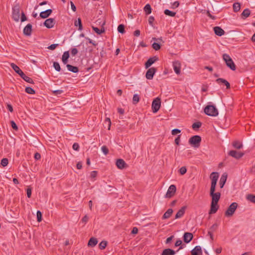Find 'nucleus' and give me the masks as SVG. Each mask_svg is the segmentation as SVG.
Returning a JSON list of instances; mask_svg holds the SVG:
<instances>
[{
  "label": "nucleus",
  "instance_id": "603ef678",
  "mask_svg": "<svg viewBox=\"0 0 255 255\" xmlns=\"http://www.w3.org/2000/svg\"><path fill=\"white\" fill-rule=\"evenodd\" d=\"M23 80L29 83H31V84L34 83L33 80L31 78H30L27 76L25 77H24Z\"/></svg>",
  "mask_w": 255,
  "mask_h": 255
},
{
  "label": "nucleus",
  "instance_id": "f03ea898",
  "mask_svg": "<svg viewBox=\"0 0 255 255\" xmlns=\"http://www.w3.org/2000/svg\"><path fill=\"white\" fill-rule=\"evenodd\" d=\"M205 113L209 116L216 117L218 115V111L215 106L208 105L204 109Z\"/></svg>",
  "mask_w": 255,
  "mask_h": 255
},
{
  "label": "nucleus",
  "instance_id": "f704fd0d",
  "mask_svg": "<svg viewBox=\"0 0 255 255\" xmlns=\"http://www.w3.org/2000/svg\"><path fill=\"white\" fill-rule=\"evenodd\" d=\"M140 100L139 96L137 94H134L132 98V103L133 104L136 105L137 103L139 102Z\"/></svg>",
  "mask_w": 255,
  "mask_h": 255
},
{
  "label": "nucleus",
  "instance_id": "ddd939ff",
  "mask_svg": "<svg viewBox=\"0 0 255 255\" xmlns=\"http://www.w3.org/2000/svg\"><path fill=\"white\" fill-rule=\"evenodd\" d=\"M173 67L176 74L179 75L180 73L181 63L178 61L173 62Z\"/></svg>",
  "mask_w": 255,
  "mask_h": 255
},
{
  "label": "nucleus",
  "instance_id": "338daca9",
  "mask_svg": "<svg viewBox=\"0 0 255 255\" xmlns=\"http://www.w3.org/2000/svg\"><path fill=\"white\" fill-rule=\"evenodd\" d=\"M89 220V218L87 215H85L82 219V222L86 224Z\"/></svg>",
  "mask_w": 255,
  "mask_h": 255
},
{
  "label": "nucleus",
  "instance_id": "4468645a",
  "mask_svg": "<svg viewBox=\"0 0 255 255\" xmlns=\"http://www.w3.org/2000/svg\"><path fill=\"white\" fill-rule=\"evenodd\" d=\"M158 60V58L156 56H154L150 58L145 63V68H149L152 64Z\"/></svg>",
  "mask_w": 255,
  "mask_h": 255
},
{
  "label": "nucleus",
  "instance_id": "69168bd1",
  "mask_svg": "<svg viewBox=\"0 0 255 255\" xmlns=\"http://www.w3.org/2000/svg\"><path fill=\"white\" fill-rule=\"evenodd\" d=\"M63 91L62 90H58L54 91L53 93L55 95H60V94H62L63 93Z\"/></svg>",
  "mask_w": 255,
  "mask_h": 255
},
{
  "label": "nucleus",
  "instance_id": "8fccbe9b",
  "mask_svg": "<svg viewBox=\"0 0 255 255\" xmlns=\"http://www.w3.org/2000/svg\"><path fill=\"white\" fill-rule=\"evenodd\" d=\"M101 149L105 155H107L109 153V149L105 145L102 146Z\"/></svg>",
  "mask_w": 255,
  "mask_h": 255
},
{
  "label": "nucleus",
  "instance_id": "0eeeda50",
  "mask_svg": "<svg viewBox=\"0 0 255 255\" xmlns=\"http://www.w3.org/2000/svg\"><path fill=\"white\" fill-rule=\"evenodd\" d=\"M211 179V185L210 189H216L217 182L219 178V173L218 172H212L210 176Z\"/></svg>",
  "mask_w": 255,
  "mask_h": 255
},
{
  "label": "nucleus",
  "instance_id": "f257e3e1",
  "mask_svg": "<svg viewBox=\"0 0 255 255\" xmlns=\"http://www.w3.org/2000/svg\"><path fill=\"white\" fill-rule=\"evenodd\" d=\"M223 59L225 62L226 65L232 70L235 71L236 69V66L229 55L225 53L223 55Z\"/></svg>",
  "mask_w": 255,
  "mask_h": 255
},
{
  "label": "nucleus",
  "instance_id": "2f4dec72",
  "mask_svg": "<svg viewBox=\"0 0 255 255\" xmlns=\"http://www.w3.org/2000/svg\"><path fill=\"white\" fill-rule=\"evenodd\" d=\"M151 7L149 4H146L144 7V10L146 14H149L151 12Z\"/></svg>",
  "mask_w": 255,
  "mask_h": 255
},
{
  "label": "nucleus",
  "instance_id": "de8ad7c7",
  "mask_svg": "<svg viewBox=\"0 0 255 255\" xmlns=\"http://www.w3.org/2000/svg\"><path fill=\"white\" fill-rule=\"evenodd\" d=\"M179 173L181 175H184L187 172V169L185 166H183L179 169Z\"/></svg>",
  "mask_w": 255,
  "mask_h": 255
},
{
  "label": "nucleus",
  "instance_id": "473e14b6",
  "mask_svg": "<svg viewBox=\"0 0 255 255\" xmlns=\"http://www.w3.org/2000/svg\"><path fill=\"white\" fill-rule=\"evenodd\" d=\"M10 66L11 68L13 69V70L17 73L18 74L22 70L19 68L18 66H17L16 64L14 63H11Z\"/></svg>",
  "mask_w": 255,
  "mask_h": 255
},
{
  "label": "nucleus",
  "instance_id": "f8f14e48",
  "mask_svg": "<svg viewBox=\"0 0 255 255\" xmlns=\"http://www.w3.org/2000/svg\"><path fill=\"white\" fill-rule=\"evenodd\" d=\"M55 20L54 18H48L44 22V25L48 28L53 27L55 24Z\"/></svg>",
  "mask_w": 255,
  "mask_h": 255
},
{
  "label": "nucleus",
  "instance_id": "f3484780",
  "mask_svg": "<svg viewBox=\"0 0 255 255\" xmlns=\"http://www.w3.org/2000/svg\"><path fill=\"white\" fill-rule=\"evenodd\" d=\"M227 176L228 175L226 173H224L222 175V176L220 178V182H219V185H220V187L221 188H223V187L226 182V180L227 179Z\"/></svg>",
  "mask_w": 255,
  "mask_h": 255
},
{
  "label": "nucleus",
  "instance_id": "cd10ccee",
  "mask_svg": "<svg viewBox=\"0 0 255 255\" xmlns=\"http://www.w3.org/2000/svg\"><path fill=\"white\" fill-rule=\"evenodd\" d=\"M173 213L172 209H168L167 211L162 216V219H166L169 218Z\"/></svg>",
  "mask_w": 255,
  "mask_h": 255
},
{
  "label": "nucleus",
  "instance_id": "680f3d73",
  "mask_svg": "<svg viewBox=\"0 0 255 255\" xmlns=\"http://www.w3.org/2000/svg\"><path fill=\"white\" fill-rule=\"evenodd\" d=\"M73 149L75 150L78 151L79 149V145L77 143H74L72 146Z\"/></svg>",
  "mask_w": 255,
  "mask_h": 255
},
{
  "label": "nucleus",
  "instance_id": "bb28decb",
  "mask_svg": "<svg viewBox=\"0 0 255 255\" xmlns=\"http://www.w3.org/2000/svg\"><path fill=\"white\" fill-rule=\"evenodd\" d=\"M98 243L97 239L94 238H91L88 242V246L93 247H95Z\"/></svg>",
  "mask_w": 255,
  "mask_h": 255
},
{
  "label": "nucleus",
  "instance_id": "4be33fe9",
  "mask_svg": "<svg viewBox=\"0 0 255 255\" xmlns=\"http://www.w3.org/2000/svg\"><path fill=\"white\" fill-rule=\"evenodd\" d=\"M214 31L215 33L219 36H222L224 34V30L219 26H215L214 27Z\"/></svg>",
  "mask_w": 255,
  "mask_h": 255
},
{
  "label": "nucleus",
  "instance_id": "1a4fd4ad",
  "mask_svg": "<svg viewBox=\"0 0 255 255\" xmlns=\"http://www.w3.org/2000/svg\"><path fill=\"white\" fill-rule=\"evenodd\" d=\"M176 191V187L174 185H171L167 191L165 196V198H170L173 197Z\"/></svg>",
  "mask_w": 255,
  "mask_h": 255
},
{
  "label": "nucleus",
  "instance_id": "6ab92c4d",
  "mask_svg": "<svg viewBox=\"0 0 255 255\" xmlns=\"http://www.w3.org/2000/svg\"><path fill=\"white\" fill-rule=\"evenodd\" d=\"M32 31V25L30 23L27 25L23 29V33L27 36H29L31 34Z\"/></svg>",
  "mask_w": 255,
  "mask_h": 255
},
{
  "label": "nucleus",
  "instance_id": "052dcab7",
  "mask_svg": "<svg viewBox=\"0 0 255 255\" xmlns=\"http://www.w3.org/2000/svg\"><path fill=\"white\" fill-rule=\"evenodd\" d=\"M10 123H11V127L12 128L16 130H17L18 128H17V126H16V124H15V123L13 121H11L10 122Z\"/></svg>",
  "mask_w": 255,
  "mask_h": 255
},
{
  "label": "nucleus",
  "instance_id": "864d4df0",
  "mask_svg": "<svg viewBox=\"0 0 255 255\" xmlns=\"http://www.w3.org/2000/svg\"><path fill=\"white\" fill-rule=\"evenodd\" d=\"M218 227V225L217 224H213L210 228L209 231H212V232H215Z\"/></svg>",
  "mask_w": 255,
  "mask_h": 255
},
{
  "label": "nucleus",
  "instance_id": "6e6552de",
  "mask_svg": "<svg viewBox=\"0 0 255 255\" xmlns=\"http://www.w3.org/2000/svg\"><path fill=\"white\" fill-rule=\"evenodd\" d=\"M215 189H210V195L212 197V202L218 203L220 200L221 194L220 192L215 193Z\"/></svg>",
  "mask_w": 255,
  "mask_h": 255
},
{
  "label": "nucleus",
  "instance_id": "58836bf2",
  "mask_svg": "<svg viewBox=\"0 0 255 255\" xmlns=\"http://www.w3.org/2000/svg\"><path fill=\"white\" fill-rule=\"evenodd\" d=\"M242 15L245 18L248 17L250 15V10L248 8L245 9L242 12Z\"/></svg>",
  "mask_w": 255,
  "mask_h": 255
},
{
  "label": "nucleus",
  "instance_id": "a19ab883",
  "mask_svg": "<svg viewBox=\"0 0 255 255\" xmlns=\"http://www.w3.org/2000/svg\"><path fill=\"white\" fill-rule=\"evenodd\" d=\"M25 91L27 93L30 94H34L35 93L34 90L29 87H26L25 88Z\"/></svg>",
  "mask_w": 255,
  "mask_h": 255
},
{
  "label": "nucleus",
  "instance_id": "412c9836",
  "mask_svg": "<svg viewBox=\"0 0 255 255\" xmlns=\"http://www.w3.org/2000/svg\"><path fill=\"white\" fill-rule=\"evenodd\" d=\"M219 208V206L218 205V203H215L214 202H211V208L209 211L210 214H215Z\"/></svg>",
  "mask_w": 255,
  "mask_h": 255
},
{
  "label": "nucleus",
  "instance_id": "5701e85b",
  "mask_svg": "<svg viewBox=\"0 0 255 255\" xmlns=\"http://www.w3.org/2000/svg\"><path fill=\"white\" fill-rule=\"evenodd\" d=\"M52 10L51 9H47L44 11L40 13V16L42 18H46L48 17L52 13Z\"/></svg>",
  "mask_w": 255,
  "mask_h": 255
},
{
  "label": "nucleus",
  "instance_id": "ea45409f",
  "mask_svg": "<svg viewBox=\"0 0 255 255\" xmlns=\"http://www.w3.org/2000/svg\"><path fill=\"white\" fill-rule=\"evenodd\" d=\"M202 126V123L200 122H198L193 124L192 127L193 129L199 128Z\"/></svg>",
  "mask_w": 255,
  "mask_h": 255
},
{
  "label": "nucleus",
  "instance_id": "a18cd8bd",
  "mask_svg": "<svg viewBox=\"0 0 255 255\" xmlns=\"http://www.w3.org/2000/svg\"><path fill=\"white\" fill-rule=\"evenodd\" d=\"M182 241L180 240H178L176 241L175 244V247H179L180 246L179 249L178 250V251H179V250H181L182 249H183V245H182Z\"/></svg>",
  "mask_w": 255,
  "mask_h": 255
},
{
  "label": "nucleus",
  "instance_id": "c85d7f7f",
  "mask_svg": "<svg viewBox=\"0 0 255 255\" xmlns=\"http://www.w3.org/2000/svg\"><path fill=\"white\" fill-rule=\"evenodd\" d=\"M74 25L76 27L78 26V30L80 31L83 29L82 21L80 18H78V19L75 21Z\"/></svg>",
  "mask_w": 255,
  "mask_h": 255
},
{
  "label": "nucleus",
  "instance_id": "2eb2a0df",
  "mask_svg": "<svg viewBox=\"0 0 255 255\" xmlns=\"http://www.w3.org/2000/svg\"><path fill=\"white\" fill-rule=\"evenodd\" d=\"M116 165L119 169H124L127 166L125 161L122 159H118L116 161Z\"/></svg>",
  "mask_w": 255,
  "mask_h": 255
},
{
  "label": "nucleus",
  "instance_id": "13d9d810",
  "mask_svg": "<svg viewBox=\"0 0 255 255\" xmlns=\"http://www.w3.org/2000/svg\"><path fill=\"white\" fill-rule=\"evenodd\" d=\"M181 132V130L177 128H175L172 130L171 133L172 135H176L178 133H179Z\"/></svg>",
  "mask_w": 255,
  "mask_h": 255
},
{
  "label": "nucleus",
  "instance_id": "39448f33",
  "mask_svg": "<svg viewBox=\"0 0 255 255\" xmlns=\"http://www.w3.org/2000/svg\"><path fill=\"white\" fill-rule=\"evenodd\" d=\"M161 106V100L157 97L153 100L152 103L151 108L153 113H156L159 110Z\"/></svg>",
  "mask_w": 255,
  "mask_h": 255
},
{
  "label": "nucleus",
  "instance_id": "a878e982",
  "mask_svg": "<svg viewBox=\"0 0 255 255\" xmlns=\"http://www.w3.org/2000/svg\"><path fill=\"white\" fill-rule=\"evenodd\" d=\"M66 67L69 71L73 73H77L79 71V69L77 67L72 66L70 64H67Z\"/></svg>",
  "mask_w": 255,
  "mask_h": 255
},
{
  "label": "nucleus",
  "instance_id": "393cba45",
  "mask_svg": "<svg viewBox=\"0 0 255 255\" xmlns=\"http://www.w3.org/2000/svg\"><path fill=\"white\" fill-rule=\"evenodd\" d=\"M175 254V252L170 249H164L162 254L161 255H174Z\"/></svg>",
  "mask_w": 255,
  "mask_h": 255
},
{
  "label": "nucleus",
  "instance_id": "dca6fc26",
  "mask_svg": "<svg viewBox=\"0 0 255 255\" xmlns=\"http://www.w3.org/2000/svg\"><path fill=\"white\" fill-rule=\"evenodd\" d=\"M193 234L190 233H185L183 235V240L186 243H189L193 239Z\"/></svg>",
  "mask_w": 255,
  "mask_h": 255
},
{
  "label": "nucleus",
  "instance_id": "c03bdc74",
  "mask_svg": "<svg viewBox=\"0 0 255 255\" xmlns=\"http://www.w3.org/2000/svg\"><path fill=\"white\" fill-rule=\"evenodd\" d=\"M53 67L55 68V70L59 72L61 70V67L59 64V63L57 62H53Z\"/></svg>",
  "mask_w": 255,
  "mask_h": 255
},
{
  "label": "nucleus",
  "instance_id": "3c124183",
  "mask_svg": "<svg viewBox=\"0 0 255 255\" xmlns=\"http://www.w3.org/2000/svg\"><path fill=\"white\" fill-rule=\"evenodd\" d=\"M154 20V18L152 16H150L148 18V23L151 26H153V21Z\"/></svg>",
  "mask_w": 255,
  "mask_h": 255
},
{
  "label": "nucleus",
  "instance_id": "37998d69",
  "mask_svg": "<svg viewBox=\"0 0 255 255\" xmlns=\"http://www.w3.org/2000/svg\"><path fill=\"white\" fill-rule=\"evenodd\" d=\"M152 47L155 50H158L161 47L160 44L158 42H154L152 45Z\"/></svg>",
  "mask_w": 255,
  "mask_h": 255
},
{
  "label": "nucleus",
  "instance_id": "c9c22d12",
  "mask_svg": "<svg viewBox=\"0 0 255 255\" xmlns=\"http://www.w3.org/2000/svg\"><path fill=\"white\" fill-rule=\"evenodd\" d=\"M247 199L251 202L255 203V195L249 194L247 196Z\"/></svg>",
  "mask_w": 255,
  "mask_h": 255
},
{
  "label": "nucleus",
  "instance_id": "49530a36",
  "mask_svg": "<svg viewBox=\"0 0 255 255\" xmlns=\"http://www.w3.org/2000/svg\"><path fill=\"white\" fill-rule=\"evenodd\" d=\"M8 163V160L7 158H4L2 159V160H1L0 164L3 167L7 166Z\"/></svg>",
  "mask_w": 255,
  "mask_h": 255
},
{
  "label": "nucleus",
  "instance_id": "72a5a7b5",
  "mask_svg": "<svg viewBox=\"0 0 255 255\" xmlns=\"http://www.w3.org/2000/svg\"><path fill=\"white\" fill-rule=\"evenodd\" d=\"M164 13L165 15H168V16H171V17H173L176 14V12H173L172 11H171L169 9H165L164 11Z\"/></svg>",
  "mask_w": 255,
  "mask_h": 255
},
{
  "label": "nucleus",
  "instance_id": "e2e57ef3",
  "mask_svg": "<svg viewBox=\"0 0 255 255\" xmlns=\"http://www.w3.org/2000/svg\"><path fill=\"white\" fill-rule=\"evenodd\" d=\"M26 19H27V18H26L24 13L23 12H21V22H24L25 20H26Z\"/></svg>",
  "mask_w": 255,
  "mask_h": 255
},
{
  "label": "nucleus",
  "instance_id": "b1692460",
  "mask_svg": "<svg viewBox=\"0 0 255 255\" xmlns=\"http://www.w3.org/2000/svg\"><path fill=\"white\" fill-rule=\"evenodd\" d=\"M186 207H182L176 213L175 218L178 219L182 217L185 213Z\"/></svg>",
  "mask_w": 255,
  "mask_h": 255
},
{
  "label": "nucleus",
  "instance_id": "20e7f679",
  "mask_svg": "<svg viewBox=\"0 0 255 255\" xmlns=\"http://www.w3.org/2000/svg\"><path fill=\"white\" fill-rule=\"evenodd\" d=\"M12 18L15 21H18L20 18V6L18 4H16L12 7Z\"/></svg>",
  "mask_w": 255,
  "mask_h": 255
},
{
  "label": "nucleus",
  "instance_id": "7ed1b4c3",
  "mask_svg": "<svg viewBox=\"0 0 255 255\" xmlns=\"http://www.w3.org/2000/svg\"><path fill=\"white\" fill-rule=\"evenodd\" d=\"M201 137L199 135H194L191 137L189 140V143L194 147L198 148L200 145Z\"/></svg>",
  "mask_w": 255,
  "mask_h": 255
},
{
  "label": "nucleus",
  "instance_id": "4d7b16f0",
  "mask_svg": "<svg viewBox=\"0 0 255 255\" xmlns=\"http://www.w3.org/2000/svg\"><path fill=\"white\" fill-rule=\"evenodd\" d=\"M78 50L76 48L71 49V54L73 56H75L78 53Z\"/></svg>",
  "mask_w": 255,
  "mask_h": 255
},
{
  "label": "nucleus",
  "instance_id": "4c0bfd02",
  "mask_svg": "<svg viewBox=\"0 0 255 255\" xmlns=\"http://www.w3.org/2000/svg\"><path fill=\"white\" fill-rule=\"evenodd\" d=\"M118 31L119 33H124L125 32V25L124 24H120L118 27Z\"/></svg>",
  "mask_w": 255,
  "mask_h": 255
},
{
  "label": "nucleus",
  "instance_id": "6e6d98bb",
  "mask_svg": "<svg viewBox=\"0 0 255 255\" xmlns=\"http://www.w3.org/2000/svg\"><path fill=\"white\" fill-rule=\"evenodd\" d=\"M105 124H107L108 126V129H110L111 125V120L109 118H107L105 120Z\"/></svg>",
  "mask_w": 255,
  "mask_h": 255
},
{
  "label": "nucleus",
  "instance_id": "09e8293b",
  "mask_svg": "<svg viewBox=\"0 0 255 255\" xmlns=\"http://www.w3.org/2000/svg\"><path fill=\"white\" fill-rule=\"evenodd\" d=\"M37 221L40 222L42 220V213L40 211H37Z\"/></svg>",
  "mask_w": 255,
  "mask_h": 255
},
{
  "label": "nucleus",
  "instance_id": "774afa93",
  "mask_svg": "<svg viewBox=\"0 0 255 255\" xmlns=\"http://www.w3.org/2000/svg\"><path fill=\"white\" fill-rule=\"evenodd\" d=\"M97 175V171H93L91 173V177L92 178H95Z\"/></svg>",
  "mask_w": 255,
  "mask_h": 255
},
{
  "label": "nucleus",
  "instance_id": "0e129e2a",
  "mask_svg": "<svg viewBox=\"0 0 255 255\" xmlns=\"http://www.w3.org/2000/svg\"><path fill=\"white\" fill-rule=\"evenodd\" d=\"M27 196L28 198H30L31 195V189L30 188H28L26 190Z\"/></svg>",
  "mask_w": 255,
  "mask_h": 255
},
{
  "label": "nucleus",
  "instance_id": "e433bc0d",
  "mask_svg": "<svg viewBox=\"0 0 255 255\" xmlns=\"http://www.w3.org/2000/svg\"><path fill=\"white\" fill-rule=\"evenodd\" d=\"M241 8V5L239 3H235L233 4V9L235 12H238Z\"/></svg>",
  "mask_w": 255,
  "mask_h": 255
},
{
  "label": "nucleus",
  "instance_id": "bf43d9fd",
  "mask_svg": "<svg viewBox=\"0 0 255 255\" xmlns=\"http://www.w3.org/2000/svg\"><path fill=\"white\" fill-rule=\"evenodd\" d=\"M58 44H51L48 47V49L52 50H54L58 46Z\"/></svg>",
  "mask_w": 255,
  "mask_h": 255
},
{
  "label": "nucleus",
  "instance_id": "7c9ffc66",
  "mask_svg": "<svg viewBox=\"0 0 255 255\" xmlns=\"http://www.w3.org/2000/svg\"><path fill=\"white\" fill-rule=\"evenodd\" d=\"M92 29L94 30V31L98 34H101L102 33L105 32V29L103 27H102L101 29L98 28V27H96L94 26H92Z\"/></svg>",
  "mask_w": 255,
  "mask_h": 255
},
{
  "label": "nucleus",
  "instance_id": "5fc2aeb1",
  "mask_svg": "<svg viewBox=\"0 0 255 255\" xmlns=\"http://www.w3.org/2000/svg\"><path fill=\"white\" fill-rule=\"evenodd\" d=\"M69 57V51H65L64 52V53L62 55V59H68Z\"/></svg>",
  "mask_w": 255,
  "mask_h": 255
},
{
  "label": "nucleus",
  "instance_id": "a211bd4d",
  "mask_svg": "<svg viewBox=\"0 0 255 255\" xmlns=\"http://www.w3.org/2000/svg\"><path fill=\"white\" fill-rule=\"evenodd\" d=\"M192 255H200L202 254V249L200 246H196L191 252Z\"/></svg>",
  "mask_w": 255,
  "mask_h": 255
},
{
  "label": "nucleus",
  "instance_id": "9b49d317",
  "mask_svg": "<svg viewBox=\"0 0 255 255\" xmlns=\"http://www.w3.org/2000/svg\"><path fill=\"white\" fill-rule=\"evenodd\" d=\"M244 153L243 152H237L236 150H231L229 152V155L235 158L236 159H239L241 158Z\"/></svg>",
  "mask_w": 255,
  "mask_h": 255
},
{
  "label": "nucleus",
  "instance_id": "aec40b11",
  "mask_svg": "<svg viewBox=\"0 0 255 255\" xmlns=\"http://www.w3.org/2000/svg\"><path fill=\"white\" fill-rule=\"evenodd\" d=\"M216 82L219 84H222L225 85L226 86V88L228 89L230 88V83L224 79L218 78L216 80Z\"/></svg>",
  "mask_w": 255,
  "mask_h": 255
},
{
  "label": "nucleus",
  "instance_id": "423d86ee",
  "mask_svg": "<svg viewBox=\"0 0 255 255\" xmlns=\"http://www.w3.org/2000/svg\"><path fill=\"white\" fill-rule=\"evenodd\" d=\"M238 207V204L236 202L232 203L225 212V216L227 217L232 216L235 213Z\"/></svg>",
  "mask_w": 255,
  "mask_h": 255
},
{
  "label": "nucleus",
  "instance_id": "9d476101",
  "mask_svg": "<svg viewBox=\"0 0 255 255\" xmlns=\"http://www.w3.org/2000/svg\"><path fill=\"white\" fill-rule=\"evenodd\" d=\"M156 72V69L154 67H151L148 69L147 71L145 77L148 80H151L153 79V76Z\"/></svg>",
  "mask_w": 255,
  "mask_h": 255
},
{
  "label": "nucleus",
  "instance_id": "c756f323",
  "mask_svg": "<svg viewBox=\"0 0 255 255\" xmlns=\"http://www.w3.org/2000/svg\"><path fill=\"white\" fill-rule=\"evenodd\" d=\"M232 144L234 147L237 149H241L243 147V144L239 141H235Z\"/></svg>",
  "mask_w": 255,
  "mask_h": 255
},
{
  "label": "nucleus",
  "instance_id": "79ce46f5",
  "mask_svg": "<svg viewBox=\"0 0 255 255\" xmlns=\"http://www.w3.org/2000/svg\"><path fill=\"white\" fill-rule=\"evenodd\" d=\"M107 245V242L106 241H102L99 245V248L101 250H104L105 249Z\"/></svg>",
  "mask_w": 255,
  "mask_h": 255
}]
</instances>
